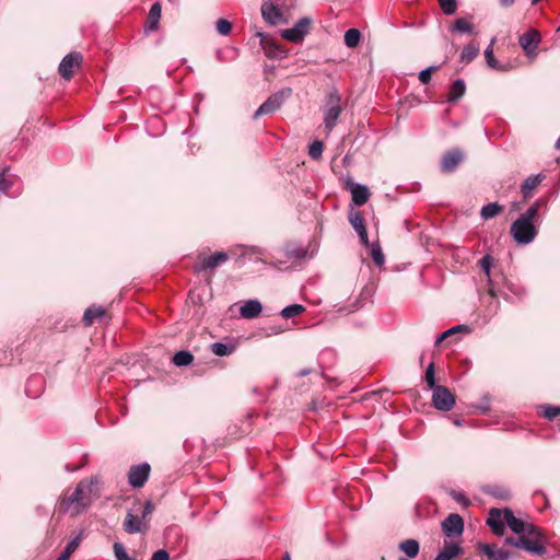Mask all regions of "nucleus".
<instances>
[{
	"label": "nucleus",
	"instance_id": "f257e3e1",
	"mask_svg": "<svg viewBox=\"0 0 560 560\" xmlns=\"http://www.w3.org/2000/svg\"><path fill=\"white\" fill-rule=\"evenodd\" d=\"M93 480H82L74 491L65 498L59 505L60 512L78 515L83 512L92 502Z\"/></svg>",
	"mask_w": 560,
	"mask_h": 560
},
{
	"label": "nucleus",
	"instance_id": "f03ea898",
	"mask_svg": "<svg viewBox=\"0 0 560 560\" xmlns=\"http://www.w3.org/2000/svg\"><path fill=\"white\" fill-rule=\"evenodd\" d=\"M342 112L341 95L336 89L329 91L323 107L324 126L329 133L335 128L337 120Z\"/></svg>",
	"mask_w": 560,
	"mask_h": 560
},
{
	"label": "nucleus",
	"instance_id": "7ed1b4c3",
	"mask_svg": "<svg viewBox=\"0 0 560 560\" xmlns=\"http://www.w3.org/2000/svg\"><path fill=\"white\" fill-rule=\"evenodd\" d=\"M522 538L527 546L535 548L534 550H532V548H524L528 553L533 556H544L547 552L546 544L548 539L540 527L534 524L528 525L527 529L522 534Z\"/></svg>",
	"mask_w": 560,
	"mask_h": 560
},
{
	"label": "nucleus",
	"instance_id": "20e7f679",
	"mask_svg": "<svg viewBox=\"0 0 560 560\" xmlns=\"http://www.w3.org/2000/svg\"><path fill=\"white\" fill-rule=\"evenodd\" d=\"M292 95L291 88H283L271 94L255 112L254 119L275 113Z\"/></svg>",
	"mask_w": 560,
	"mask_h": 560
},
{
	"label": "nucleus",
	"instance_id": "39448f33",
	"mask_svg": "<svg viewBox=\"0 0 560 560\" xmlns=\"http://www.w3.org/2000/svg\"><path fill=\"white\" fill-rule=\"evenodd\" d=\"M511 234L518 244H528L534 241L537 230L534 223L517 219L511 226Z\"/></svg>",
	"mask_w": 560,
	"mask_h": 560
},
{
	"label": "nucleus",
	"instance_id": "423d86ee",
	"mask_svg": "<svg viewBox=\"0 0 560 560\" xmlns=\"http://www.w3.org/2000/svg\"><path fill=\"white\" fill-rule=\"evenodd\" d=\"M431 390L432 405L435 409L441 411H450L454 408L456 399L454 394H452L447 387L439 385Z\"/></svg>",
	"mask_w": 560,
	"mask_h": 560
},
{
	"label": "nucleus",
	"instance_id": "0eeeda50",
	"mask_svg": "<svg viewBox=\"0 0 560 560\" xmlns=\"http://www.w3.org/2000/svg\"><path fill=\"white\" fill-rule=\"evenodd\" d=\"M312 22L311 18L304 16L293 27L282 30L281 37L291 43H300L310 33Z\"/></svg>",
	"mask_w": 560,
	"mask_h": 560
},
{
	"label": "nucleus",
	"instance_id": "6e6552de",
	"mask_svg": "<svg viewBox=\"0 0 560 560\" xmlns=\"http://www.w3.org/2000/svg\"><path fill=\"white\" fill-rule=\"evenodd\" d=\"M541 40L539 31L530 28L520 36L518 43L527 57L537 55V48Z\"/></svg>",
	"mask_w": 560,
	"mask_h": 560
},
{
	"label": "nucleus",
	"instance_id": "1a4fd4ad",
	"mask_svg": "<svg viewBox=\"0 0 560 560\" xmlns=\"http://www.w3.org/2000/svg\"><path fill=\"white\" fill-rule=\"evenodd\" d=\"M151 467L143 463L132 466L128 472V481L135 488L142 487L149 478Z\"/></svg>",
	"mask_w": 560,
	"mask_h": 560
},
{
	"label": "nucleus",
	"instance_id": "9d476101",
	"mask_svg": "<svg viewBox=\"0 0 560 560\" xmlns=\"http://www.w3.org/2000/svg\"><path fill=\"white\" fill-rule=\"evenodd\" d=\"M442 529L447 537H458L464 530V521L459 514H450L442 523Z\"/></svg>",
	"mask_w": 560,
	"mask_h": 560
},
{
	"label": "nucleus",
	"instance_id": "9b49d317",
	"mask_svg": "<svg viewBox=\"0 0 560 560\" xmlns=\"http://www.w3.org/2000/svg\"><path fill=\"white\" fill-rule=\"evenodd\" d=\"M261 15L266 23L270 25H277L285 22L281 9L270 0L262 3Z\"/></svg>",
	"mask_w": 560,
	"mask_h": 560
},
{
	"label": "nucleus",
	"instance_id": "f8f14e48",
	"mask_svg": "<svg viewBox=\"0 0 560 560\" xmlns=\"http://www.w3.org/2000/svg\"><path fill=\"white\" fill-rule=\"evenodd\" d=\"M82 61V56L79 52H70L68 54L59 65V74L66 79L70 80L73 75L74 68L79 67Z\"/></svg>",
	"mask_w": 560,
	"mask_h": 560
},
{
	"label": "nucleus",
	"instance_id": "ddd939ff",
	"mask_svg": "<svg viewBox=\"0 0 560 560\" xmlns=\"http://www.w3.org/2000/svg\"><path fill=\"white\" fill-rule=\"evenodd\" d=\"M478 550L489 560H512V552L491 544H479Z\"/></svg>",
	"mask_w": 560,
	"mask_h": 560
},
{
	"label": "nucleus",
	"instance_id": "4468645a",
	"mask_svg": "<svg viewBox=\"0 0 560 560\" xmlns=\"http://www.w3.org/2000/svg\"><path fill=\"white\" fill-rule=\"evenodd\" d=\"M487 524L491 528L494 535L502 536L505 530L504 511L492 509L490 511Z\"/></svg>",
	"mask_w": 560,
	"mask_h": 560
},
{
	"label": "nucleus",
	"instance_id": "2eb2a0df",
	"mask_svg": "<svg viewBox=\"0 0 560 560\" xmlns=\"http://www.w3.org/2000/svg\"><path fill=\"white\" fill-rule=\"evenodd\" d=\"M229 259V256L226 253L218 252L207 258H203L198 265L196 266V270H207V269H214L219 265L225 262Z\"/></svg>",
	"mask_w": 560,
	"mask_h": 560
},
{
	"label": "nucleus",
	"instance_id": "dca6fc26",
	"mask_svg": "<svg viewBox=\"0 0 560 560\" xmlns=\"http://www.w3.org/2000/svg\"><path fill=\"white\" fill-rule=\"evenodd\" d=\"M349 221H350L352 228L358 233L361 243L365 246H369L368 231L365 229L363 218L360 214V212L351 213L349 217Z\"/></svg>",
	"mask_w": 560,
	"mask_h": 560
},
{
	"label": "nucleus",
	"instance_id": "f3484780",
	"mask_svg": "<svg viewBox=\"0 0 560 560\" xmlns=\"http://www.w3.org/2000/svg\"><path fill=\"white\" fill-rule=\"evenodd\" d=\"M262 305L258 300H248L240 308V315L246 319H253L260 315Z\"/></svg>",
	"mask_w": 560,
	"mask_h": 560
},
{
	"label": "nucleus",
	"instance_id": "a211bd4d",
	"mask_svg": "<svg viewBox=\"0 0 560 560\" xmlns=\"http://www.w3.org/2000/svg\"><path fill=\"white\" fill-rule=\"evenodd\" d=\"M504 521L505 524L517 535H522L530 525L529 523H525L521 518L514 516L513 512L510 509L504 510Z\"/></svg>",
	"mask_w": 560,
	"mask_h": 560
},
{
	"label": "nucleus",
	"instance_id": "6ab92c4d",
	"mask_svg": "<svg viewBox=\"0 0 560 560\" xmlns=\"http://www.w3.org/2000/svg\"><path fill=\"white\" fill-rule=\"evenodd\" d=\"M463 160V154L459 150H453L444 155L441 162L443 172H453L459 162Z\"/></svg>",
	"mask_w": 560,
	"mask_h": 560
},
{
	"label": "nucleus",
	"instance_id": "aec40b11",
	"mask_svg": "<svg viewBox=\"0 0 560 560\" xmlns=\"http://www.w3.org/2000/svg\"><path fill=\"white\" fill-rule=\"evenodd\" d=\"M352 201L357 206H363L370 198V191L366 186L353 184L351 186Z\"/></svg>",
	"mask_w": 560,
	"mask_h": 560
},
{
	"label": "nucleus",
	"instance_id": "412c9836",
	"mask_svg": "<svg viewBox=\"0 0 560 560\" xmlns=\"http://www.w3.org/2000/svg\"><path fill=\"white\" fill-rule=\"evenodd\" d=\"M161 12H162L161 4L159 2L153 3L149 11L147 22H145V31L147 32L155 31L158 28L159 21L161 18Z\"/></svg>",
	"mask_w": 560,
	"mask_h": 560
},
{
	"label": "nucleus",
	"instance_id": "4be33fe9",
	"mask_svg": "<svg viewBox=\"0 0 560 560\" xmlns=\"http://www.w3.org/2000/svg\"><path fill=\"white\" fill-rule=\"evenodd\" d=\"M124 529L128 534H137L142 530V517L128 512L124 521Z\"/></svg>",
	"mask_w": 560,
	"mask_h": 560
},
{
	"label": "nucleus",
	"instance_id": "5701e85b",
	"mask_svg": "<svg viewBox=\"0 0 560 560\" xmlns=\"http://www.w3.org/2000/svg\"><path fill=\"white\" fill-rule=\"evenodd\" d=\"M544 175L537 174L527 177L522 185V194L525 199L529 198L533 190L542 182Z\"/></svg>",
	"mask_w": 560,
	"mask_h": 560
},
{
	"label": "nucleus",
	"instance_id": "b1692460",
	"mask_svg": "<svg viewBox=\"0 0 560 560\" xmlns=\"http://www.w3.org/2000/svg\"><path fill=\"white\" fill-rule=\"evenodd\" d=\"M106 311L102 306L92 305L85 310L83 322L85 326H91L95 319H101L105 316Z\"/></svg>",
	"mask_w": 560,
	"mask_h": 560
},
{
	"label": "nucleus",
	"instance_id": "393cba45",
	"mask_svg": "<svg viewBox=\"0 0 560 560\" xmlns=\"http://www.w3.org/2000/svg\"><path fill=\"white\" fill-rule=\"evenodd\" d=\"M463 552L462 547L456 542H445L442 551L439 552V557L443 560H452Z\"/></svg>",
	"mask_w": 560,
	"mask_h": 560
},
{
	"label": "nucleus",
	"instance_id": "a878e982",
	"mask_svg": "<svg viewBox=\"0 0 560 560\" xmlns=\"http://www.w3.org/2000/svg\"><path fill=\"white\" fill-rule=\"evenodd\" d=\"M399 550L402 551L407 557L415 558L420 551V545L416 539H406L399 544Z\"/></svg>",
	"mask_w": 560,
	"mask_h": 560
},
{
	"label": "nucleus",
	"instance_id": "bb28decb",
	"mask_svg": "<svg viewBox=\"0 0 560 560\" xmlns=\"http://www.w3.org/2000/svg\"><path fill=\"white\" fill-rule=\"evenodd\" d=\"M466 91L465 82L462 79H457L451 86V91L448 94V102L458 101Z\"/></svg>",
	"mask_w": 560,
	"mask_h": 560
},
{
	"label": "nucleus",
	"instance_id": "cd10ccee",
	"mask_svg": "<svg viewBox=\"0 0 560 560\" xmlns=\"http://www.w3.org/2000/svg\"><path fill=\"white\" fill-rule=\"evenodd\" d=\"M494 42H495V38H492L490 45L485 50L486 61H487V65L490 68L504 71L505 68L499 65V62L495 59L494 54H493V44H494Z\"/></svg>",
	"mask_w": 560,
	"mask_h": 560
},
{
	"label": "nucleus",
	"instance_id": "c85d7f7f",
	"mask_svg": "<svg viewBox=\"0 0 560 560\" xmlns=\"http://www.w3.org/2000/svg\"><path fill=\"white\" fill-rule=\"evenodd\" d=\"M361 33L357 28H349L343 36L345 44L349 48H354L359 45Z\"/></svg>",
	"mask_w": 560,
	"mask_h": 560
},
{
	"label": "nucleus",
	"instance_id": "c756f323",
	"mask_svg": "<svg viewBox=\"0 0 560 560\" xmlns=\"http://www.w3.org/2000/svg\"><path fill=\"white\" fill-rule=\"evenodd\" d=\"M194 360V355L186 350L178 351L173 357V363L176 366H186L190 364Z\"/></svg>",
	"mask_w": 560,
	"mask_h": 560
},
{
	"label": "nucleus",
	"instance_id": "7c9ffc66",
	"mask_svg": "<svg viewBox=\"0 0 560 560\" xmlns=\"http://www.w3.org/2000/svg\"><path fill=\"white\" fill-rule=\"evenodd\" d=\"M502 210V207L497 202H491L482 207L481 217L485 220H489L498 215Z\"/></svg>",
	"mask_w": 560,
	"mask_h": 560
},
{
	"label": "nucleus",
	"instance_id": "2f4dec72",
	"mask_svg": "<svg viewBox=\"0 0 560 560\" xmlns=\"http://www.w3.org/2000/svg\"><path fill=\"white\" fill-rule=\"evenodd\" d=\"M541 206L540 200H536L518 219H525V222H532L537 219Z\"/></svg>",
	"mask_w": 560,
	"mask_h": 560
},
{
	"label": "nucleus",
	"instance_id": "473e14b6",
	"mask_svg": "<svg viewBox=\"0 0 560 560\" xmlns=\"http://www.w3.org/2000/svg\"><path fill=\"white\" fill-rule=\"evenodd\" d=\"M479 54V46L477 44H469L463 48L460 58L465 62H470Z\"/></svg>",
	"mask_w": 560,
	"mask_h": 560
},
{
	"label": "nucleus",
	"instance_id": "72a5a7b5",
	"mask_svg": "<svg viewBox=\"0 0 560 560\" xmlns=\"http://www.w3.org/2000/svg\"><path fill=\"white\" fill-rule=\"evenodd\" d=\"M211 351L218 357L230 355L234 351V346L223 342H214L211 345Z\"/></svg>",
	"mask_w": 560,
	"mask_h": 560
},
{
	"label": "nucleus",
	"instance_id": "f704fd0d",
	"mask_svg": "<svg viewBox=\"0 0 560 560\" xmlns=\"http://www.w3.org/2000/svg\"><path fill=\"white\" fill-rule=\"evenodd\" d=\"M371 247V257L376 266L381 267L385 262V257L383 255L382 248L378 243L369 244Z\"/></svg>",
	"mask_w": 560,
	"mask_h": 560
},
{
	"label": "nucleus",
	"instance_id": "c9c22d12",
	"mask_svg": "<svg viewBox=\"0 0 560 560\" xmlns=\"http://www.w3.org/2000/svg\"><path fill=\"white\" fill-rule=\"evenodd\" d=\"M304 311H305V307L303 305H301V304H291L289 306H285L281 311V316L283 318H291V317H294V316H298V315L302 314Z\"/></svg>",
	"mask_w": 560,
	"mask_h": 560
},
{
	"label": "nucleus",
	"instance_id": "e433bc0d",
	"mask_svg": "<svg viewBox=\"0 0 560 560\" xmlns=\"http://www.w3.org/2000/svg\"><path fill=\"white\" fill-rule=\"evenodd\" d=\"M467 331L468 330V327L466 325H457V326H454L447 330H445L444 332H442L435 340V346H440L446 338H448L450 336L458 332V331Z\"/></svg>",
	"mask_w": 560,
	"mask_h": 560
},
{
	"label": "nucleus",
	"instance_id": "4c0bfd02",
	"mask_svg": "<svg viewBox=\"0 0 560 560\" xmlns=\"http://www.w3.org/2000/svg\"><path fill=\"white\" fill-rule=\"evenodd\" d=\"M113 549L116 560H136L135 558L128 556L121 542L116 541L113 546Z\"/></svg>",
	"mask_w": 560,
	"mask_h": 560
},
{
	"label": "nucleus",
	"instance_id": "58836bf2",
	"mask_svg": "<svg viewBox=\"0 0 560 560\" xmlns=\"http://www.w3.org/2000/svg\"><path fill=\"white\" fill-rule=\"evenodd\" d=\"M215 28L220 35L226 36L232 31V23L225 19H219L217 21Z\"/></svg>",
	"mask_w": 560,
	"mask_h": 560
},
{
	"label": "nucleus",
	"instance_id": "ea45409f",
	"mask_svg": "<svg viewBox=\"0 0 560 560\" xmlns=\"http://www.w3.org/2000/svg\"><path fill=\"white\" fill-rule=\"evenodd\" d=\"M439 3H440L442 11L445 14L452 15L456 12V9H457L456 0H439Z\"/></svg>",
	"mask_w": 560,
	"mask_h": 560
},
{
	"label": "nucleus",
	"instance_id": "a19ab883",
	"mask_svg": "<svg viewBox=\"0 0 560 560\" xmlns=\"http://www.w3.org/2000/svg\"><path fill=\"white\" fill-rule=\"evenodd\" d=\"M425 383L430 389L436 387L434 363H430L424 375Z\"/></svg>",
	"mask_w": 560,
	"mask_h": 560
},
{
	"label": "nucleus",
	"instance_id": "79ce46f5",
	"mask_svg": "<svg viewBox=\"0 0 560 560\" xmlns=\"http://www.w3.org/2000/svg\"><path fill=\"white\" fill-rule=\"evenodd\" d=\"M8 170H2L0 172V194H7L12 187L13 183L8 178Z\"/></svg>",
	"mask_w": 560,
	"mask_h": 560
},
{
	"label": "nucleus",
	"instance_id": "37998d69",
	"mask_svg": "<svg viewBox=\"0 0 560 560\" xmlns=\"http://www.w3.org/2000/svg\"><path fill=\"white\" fill-rule=\"evenodd\" d=\"M323 143L318 140L314 141L308 148V154L313 160H318L323 154Z\"/></svg>",
	"mask_w": 560,
	"mask_h": 560
},
{
	"label": "nucleus",
	"instance_id": "c03bdc74",
	"mask_svg": "<svg viewBox=\"0 0 560 560\" xmlns=\"http://www.w3.org/2000/svg\"><path fill=\"white\" fill-rule=\"evenodd\" d=\"M453 30L460 33H470L472 31V25L465 19H457L454 22Z\"/></svg>",
	"mask_w": 560,
	"mask_h": 560
},
{
	"label": "nucleus",
	"instance_id": "a18cd8bd",
	"mask_svg": "<svg viewBox=\"0 0 560 560\" xmlns=\"http://www.w3.org/2000/svg\"><path fill=\"white\" fill-rule=\"evenodd\" d=\"M542 409V415L548 420H553L556 417L560 416V407L545 405L540 407Z\"/></svg>",
	"mask_w": 560,
	"mask_h": 560
},
{
	"label": "nucleus",
	"instance_id": "49530a36",
	"mask_svg": "<svg viewBox=\"0 0 560 560\" xmlns=\"http://www.w3.org/2000/svg\"><path fill=\"white\" fill-rule=\"evenodd\" d=\"M505 544L511 545L518 549H523V550H524V548H532V550L535 549L534 547L527 546V544L522 538V535H518L517 537H508L505 539Z\"/></svg>",
	"mask_w": 560,
	"mask_h": 560
},
{
	"label": "nucleus",
	"instance_id": "de8ad7c7",
	"mask_svg": "<svg viewBox=\"0 0 560 560\" xmlns=\"http://www.w3.org/2000/svg\"><path fill=\"white\" fill-rule=\"evenodd\" d=\"M80 541H81V536L79 535L68 542V545L66 546V548L62 552L70 557L75 551V549L79 547Z\"/></svg>",
	"mask_w": 560,
	"mask_h": 560
},
{
	"label": "nucleus",
	"instance_id": "09e8293b",
	"mask_svg": "<svg viewBox=\"0 0 560 560\" xmlns=\"http://www.w3.org/2000/svg\"><path fill=\"white\" fill-rule=\"evenodd\" d=\"M438 67H429L419 73V80L422 84H428L431 80V74Z\"/></svg>",
	"mask_w": 560,
	"mask_h": 560
},
{
	"label": "nucleus",
	"instance_id": "8fccbe9b",
	"mask_svg": "<svg viewBox=\"0 0 560 560\" xmlns=\"http://www.w3.org/2000/svg\"><path fill=\"white\" fill-rule=\"evenodd\" d=\"M491 265H492V258L491 256L489 255H486L483 256L480 260H479V266L480 268L485 271V273L490 277V269H491Z\"/></svg>",
	"mask_w": 560,
	"mask_h": 560
},
{
	"label": "nucleus",
	"instance_id": "3c124183",
	"mask_svg": "<svg viewBox=\"0 0 560 560\" xmlns=\"http://www.w3.org/2000/svg\"><path fill=\"white\" fill-rule=\"evenodd\" d=\"M452 497L455 501L462 503L465 506H468L470 504V501L464 493L453 491Z\"/></svg>",
	"mask_w": 560,
	"mask_h": 560
},
{
	"label": "nucleus",
	"instance_id": "603ef678",
	"mask_svg": "<svg viewBox=\"0 0 560 560\" xmlns=\"http://www.w3.org/2000/svg\"><path fill=\"white\" fill-rule=\"evenodd\" d=\"M151 560H170V555L165 549H160L152 555Z\"/></svg>",
	"mask_w": 560,
	"mask_h": 560
},
{
	"label": "nucleus",
	"instance_id": "864d4df0",
	"mask_svg": "<svg viewBox=\"0 0 560 560\" xmlns=\"http://www.w3.org/2000/svg\"><path fill=\"white\" fill-rule=\"evenodd\" d=\"M153 511V504L148 501L145 502L144 506H143V511H142V518L147 517L148 515H150Z\"/></svg>",
	"mask_w": 560,
	"mask_h": 560
},
{
	"label": "nucleus",
	"instance_id": "5fc2aeb1",
	"mask_svg": "<svg viewBox=\"0 0 560 560\" xmlns=\"http://www.w3.org/2000/svg\"><path fill=\"white\" fill-rule=\"evenodd\" d=\"M499 1H500L501 5H503V7H511L515 2V0H499Z\"/></svg>",
	"mask_w": 560,
	"mask_h": 560
},
{
	"label": "nucleus",
	"instance_id": "6e6d98bb",
	"mask_svg": "<svg viewBox=\"0 0 560 560\" xmlns=\"http://www.w3.org/2000/svg\"><path fill=\"white\" fill-rule=\"evenodd\" d=\"M69 558H70L69 556L61 552V555L57 558V560H69Z\"/></svg>",
	"mask_w": 560,
	"mask_h": 560
},
{
	"label": "nucleus",
	"instance_id": "4d7b16f0",
	"mask_svg": "<svg viewBox=\"0 0 560 560\" xmlns=\"http://www.w3.org/2000/svg\"><path fill=\"white\" fill-rule=\"evenodd\" d=\"M454 424L457 425V427H460L462 425V421L456 419V420H454Z\"/></svg>",
	"mask_w": 560,
	"mask_h": 560
},
{
	"label": "nucleus",
	"instance_id": "13d9d810",
	"mask_svg": "<svg viewBox=\"0 0 560 560\" xmlns=\"http://www.w3.org/2000/svg\"><path fill=\"white\" fill-rule=\"evenodd\" d=\"M283 560H291L290 555L288 552L284 555Z\"/></svg>",
	"mask_w": 560,
	"mask_h": 560
},
{
	"label": "nucleus",
	"instance_id": "bf43d9fd",
	"mask_svg": "<svg viewBox=\"0 0 560 560\" xmlns=\"http://www.w3.org/2000/svg\"><path fill=\"white\" fill-rule=\"evenodd\" d=\"M258 36H260V37H261V43H264V42H265V36H264V34H262V33H258Z\"/></svg>",
	"mask_w": 560,
	"mask_h": 560
},
{
	"label": "nucleus",
	"instance_id": "052dcab7",
	"mask_svg": "<svg viewBox=\"0 0 560 560\" xmlns=\"http://www.w3.org/2000/svg\"><path fill=\"white\" fill-rule=\"evenodd\" d=\"M556 147L560 149V136L559 139L557 140Z\"/></svg>",
	"mask_w": 560,
	"mask_h": 560
},
{
	"label": "nucleus",
	"instance_id": "680f3d73",
	"mask_svg": "<svg viewBox=\"0 0 560 560\" xmlns=\"http://www.w3.org/2000/svg\"><path fill=\"white\" fill-rule=\"evenodd\" d=\"M307 373H308V372L303 371V372H301V373H300V375H306Z\"/></svg>",
	"mask_w": 560,
	"mask_h": 560
},
{
	"label": "nucleus",
	"instance_id": "e2e57ef3",
	"mask_svg": "<svg viewBox=\"0 0 560 560\" xmlns=\"http://www.w3.org/2000/svg\"><path fill=\"white\" fill-rule=\"evenodd\" d=\"M434 560H443V559H441L439 556H436V558Z\"/></svg>",
	"mask_w": 560,
	"mask_h": 560
},
{
	"label": "nucleus",
	"instance_id": "0e129e2a",
	"mask_svg": "<svg viewBox=\"0 0 560 560\" xmlns=\"http://www.w3.org/2000/svg\"><path fill=\"white\" fill-rule=\"evenodd\" d=\"M398 560H408L407 558H399Z\"/></svg>",
	"mask_w": 560,
	"mask_h": 560
}]
</instances>
